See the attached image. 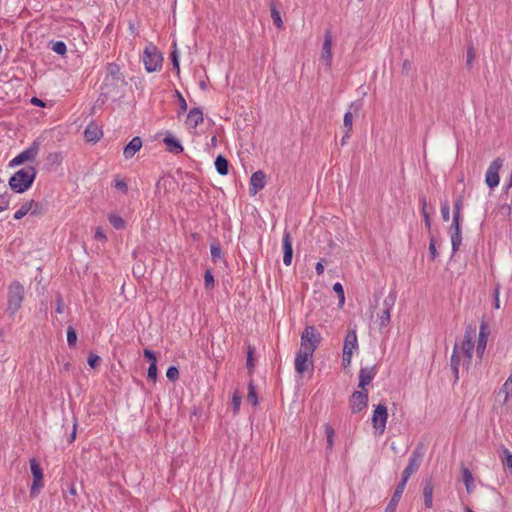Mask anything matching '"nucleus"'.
I'll use <instances>...</instances> for the list:
<instances>
[{
	"mask_svg": "<svg viewBox=\"0 0 512 512\" xmlns=\"http://www.w3.org/2000/svg\"><path fill=\"white\" fill-rule=\"evenodd\" d=\"M24 294V286L19 281H14L9 285L7 311L11 315H14L21 308Z\"/></svg>",
	"mask_w": 512,
	"mask_h": 512,
	"instance_id": "f03ea898",
	"label": "nucleus"
},
{
	"mask_svg": "<svg viewBox=\"0 0 512 512\" xmlns=\"http://www.w3.org/2000/svg\"><path fill=\"white\" fill-rule=\"evenodd\" d=\"M324 429H325V434H326V439H327L326 450L331 451L333 448V444H334L335 431H334V428L329 423H326L324 425Z\"/></svg>",
	"mask_w": 512,
	"mask_h": 512,
	"instance_id": "2f4dec72",
	"label": "nucleus"
},
{
	"mask_svg": "<svg viewBox=\"0 0 512 512\" xmlns=\"http://www.w3.org/2000/svg\"><path fill=\"white\" fill-rule=\"evenodd\" d=\"M353 123V113L352 111H347L344 115L343 119V127L346 130V135L352 130Z\"/></svg>",
	"mask_w": 512,
	"mask_h": 512,
	"instance_id": "c03bdc74",
	"label": "nucleus"
},
{
	"mask_svg": "<svg viewBox=\"0 0 512 512\" xmlns=\"http://www.w3.org/2000/svg\"><path fill=\"white\" fill-rule=\"evenodd\" d=\"M408 480H409L408 478H404V476H402L400 482L397 484V486H396V488L394 490L393 495H396L398 498L401 499V496H402V494L404 492V489L406 487V484H407Z\"/></svg>",
	"mask_w": 512,
	"mask_h": 512,
	"instance_id": "3c124183",
	"label": "nucleus"
},
{
	"mask_svg": "<svg viewBox=\"0 0 512 512\" xmlns=\"http://www.w3.org/2000/svg\"><path fill=\"white\" fill-rule=\"evenodd\" d=\"M175 96L179 103V110H178V116L185 113L187 111V102L183 95L178 91L175 90Z\"/></svg>",
	"mask_w": 512,
	"mask_h": 512,
	"instance_id": "49530a36",
	"label": "nucleus"
},
{
	"mask_svg": "<svg viewBox=\"0 0 512 512\" xmlns=\"http://www.w3.org/2000/svg\"><path fill=\"white\" fill-rule=\"evenodd\" d=\"M503 159L500 157H497L494 159L491 164L489 165L486 174H485V183L486 185L493 189L498 186L500 177H499V171L503 166Z\"/></svg>",
	"mask_w": 512,
	"mask_h": 512,
	"instance_id": "1a4fd4ad",
	"label": "nucleus"
},
{
	"mask_svg": "<svg viewBox=\"0 0 512 512\" xmlns=\"http://www.w3.org/2000/svg\"><path fill=\"white\" fill-rule=\"evenodd\" d=\"M375 375H376V366H372L370 368H368V367L361 368V370L359 372L358 388L363 391L367 390L366 386H368L372 382Z\"/></svg>",
	"mask_w": 512,
	"mask_h": 512,
	"instance_id": "dca6fc26",
	"label": "nucleus"
},
{
	"mask_svg": "<svg viewBox=\"0 0 512 512\" xmlns=\"http://www.w3.org/2000/svg\"><path fill=\"white\" fill-rule=\"evenodd\" d=\"M501 392L505 394V403L508 402L510 398H512V371L506 382L501 387L500 393Z\"/></svg>",
	"mask_w": 512,
	"mask_h": 512,
	"instance_id": "72a5a7b5",
	"label": "nucleus"
},
{
	"mask_svg": "<svg viewBox=\"0 0 512 512\" xmlns=\"http://www.w3.org/2000/svg\"><path fill=\"white\" fill-rule=\"evenodd\" d=\"M126 85L125 80L104 78L99 99L104 103L109 98H120L122 89Z\"/></svg>",
	"mask_w": 512,
	"mask_h": 512,
	"instance_id": "7ed1b4c3",
	"label": "nucleus"
},
{
	"mask_svg": "<svg viewBox=\"0 0 512 512\" xmlns=\"http://www.w3.org/2000/svg\"><path fill=\"white\" fill-rule=\"evenodd\" d=\"M395 300H396V295L395 293L391 292L385 299H384V309H388V310H391L392 307L394 306V303H395Z\"/></svg>",
	"mask_w": 512,
	"mask_h": 512,
	"instance_id": "0e129e2a",
	"label": "nucleus"
},
{
	"mask_svg": "<svg viewBox=\"0 0 512 512\" xmlns=\"http://www.w3.org/2000/svg\"><path fill=\"white\" fill-rule=\"evenodd\" d=\"M30 470L33 475V479L43 480V469L35 458L30 459Z\"/></svg>",
	"mask_w": 512,
	"mask_h": 512,
	"instance_id": "c85d7f7f",
	"label": "nucleus"
},
{
	"mask_svg": "<svg viewBox=\"0 0 512 512\" xmlns=\"http://www.w3.org/2000/svg\"><path fill=\"white\" fill-rule=\"evenodd\" d=\"M142 147V139L136 136L124 147L123 155L126 159L132 158Z\"/></svg>",
	"mask_w": 512,
	"mask_h": 512,
	"instance_id": "412c9836",
	"label": "nucleus"
},
{
	"mask_svg": "<svg viewBox=\"0 0 512 512\" xmlns=\"http://www.w3.org/2000/svg\"><path fill=\"white\" fill-rule=\"evenodd\" d=\"M66 335H67L68 346L70 348H74L76 346V342H77V331L75 330L74 327L68 326Z\"/></svg>",
	"mask_w": 512,
	"mask_h": 512,
	"instance_id": "58836bf2",
	"label": "nucleus"
},
{
	"mask_svg": "<svg viewBox=\"0 0 512 512\" xmlns=\"http://www.w3.org/2000/svg\"><path fill=\"white\" fill-rule=\"evenodd\" d=\"M441 215L443 221L447 222L450 219V206L447 200L441 203Z\"/></svg>",
	"mask_w": 512,
	"mask_h": 512,
	"instance_id": "5fc2aeb1",
	"label": "nucleus"
},
{
	"mask_svg": "<svg viewBox=\"0 0 512 512\" xmlns=\"http://www.w3.org/2000/svg\"><path fill=\"white\" fill-rule=\"evenodd\" d=\"M321 58L325 61L328 68L332 63V35L330 31H326L322 46Z\"/></svg>",
	"mask_w": 512,
	"mask_h": 512,
	"instance_id": "f3484780",
	"label": "nucleus"
},
{
	"mask_svg": "<svg viewBox=\"0 0 512 512\" xmlns=\"http://www.w3.org/2000/svg\"><path fill=\"white\" fill-rule=\"evenodd\" d=\"M450 362H451V367H459V365H460V356L458 353V344L457 343H455V345H454Z\"/></svg>",
	"mask_w": 512,
	"mask_h": 512,
	"instance_id": "13d9d810",
	"label": "nucleus"
},
{
	"mask_svg": "<svg viewBox=\"0 0 512 512\" xmlns=\"http://www.w3.org/2000/svg\"><path fill=\"white\" fill-rule=\"evenodd\" d=\"M29 203H31V210H30L31 216H40V215H43L46 213L47 203L37 202L35 200H30Z\"/></svg>",
	"mask_w": 512,
	"mask_h": 512,
	"instance_id": "a878e982",
	"label": "nucleus"
},
{
	"mask_svg": "<svg viewBox=\"0 0 512 512\" xmlns=\"http://www.w3.org/2000/svg\"><path fill=\"white\" fill-rule=\"evenodd\" d=\"M143 356L150 364H157V356L153 350L144 349Z\"/></svg>",
	"mask_w": 512,
	"mask_h": 512,
	"instance_id": "052dcab7",
	"label": "nucleus"
},
{
	"mask_svg": "<svg viewBox=\"0 0 512 512\" xmlns=\"http://www.w3.org/2000/svg\"><path fill=\"white\" fill-rule=\"evenodd\" d=\"M420 203L422 204V209H421V213L423 215V218H424V223H425V227L427 228L428 232H429V235L431 236L432 233H431V219H430V215L426 209L427 207V201H426V198L423 196L420 198Z\"/></svg>",
	"mask_w": 512,
	"mask_h": 512,
	"instance_id": "c756f323",
	"label": "nucleus"
},
{
	"mask_svg": "<svg viewBox=\"0 0 512 512\" xmlns=\"http://www.w3.org/2000/svg\"><path fill=\"white\" fill-rule=\"evenodd\" d=\"M423 449V443H418L415 449L413 450L412 455L409 458L408 465L402 472V476H404V478L409 479L411 475L420 468L421 461L424 456Z\"/></svg>",
	"mask_w": 512,
	"mask_h": 512,
	"instance_id": "0eeeda50",
	"label": "nucleus"
},
{
	"mask_svg": "<svg viewBox=\"0 0 512 512\" xmlns=\"http://www.w3.org/2000/svg\"><path fill=\"white\" fill-rule=\"evenodd\" d=\"M502 462L503 465L512 472V454L507 449L504 450V458Z\"/></svg>",
	"mask_w": 512,
	"mask_h": 512,
	"instance_id": "69168bd1",
	"label": "nucleus"
},
{
	"mask_svg": "<svg viewBox=\"0 0 512 512\" xmlns=\"http://www.w3.org/2000/svg\"><path fill=\"white\" fill-rule=\"evenodd\" d=\"M170 59L173 66V70L176 71L177 74L180 73V63H179V54L177 51L176 42L173 43V50L170 53Z\"/></svg>",
	"mask_w": 512,
	"mask_h": 512,
	"instance_id": "c9c22d12",
	"label": "nucleus"
},
{
	"mask_svg": "<svg viewBox=\"0 0 512 512\" xmlns=\"http://www.w3.org/2000/svg\"><path fill=\"white\" fill-rule=\"evenodd\" d=\"M142 60L146 71L150 73L161 69L163 57L157 47L150 44L145 47Z\"/></svg>",
	"mask_w": 512,
	"mask_h": 512,
	"instance_id": "39448f33",
	"label": "nucleus"
},
{
	"mask_svg": "<svg viewBox=\"0 0 512 512\" xmlns=\"http://www.w3.org/2000/svg\"><path fill=\"white\" fill-rule=\"evenodd\" d=\"M215 280L212 274L211 269H207L204 274V286L206 290L212 289L214 287Z\"/></svg>",
	"mask_w": 512,
	"mask_h": 512,
	"instance_id": "37998d69",
	"label": "nucleus"
},
{
	"mask_svg": "<svg viewBox=\"0 0 512 512\" xmlns=\"http://www.w3.org/2000/svg\"><path fill=\"white\" fill-rule=\"evenodd\" d=\"M476 58V50L472 42L467 44V53H466V63L465 67L468 71H471L473 68V62Z\"/></svg>",
	"mask_w": 512,
	"mask_h": 512,
	"instance_id": "cd10ccee",
	"label": "nucleus"
},
{
	"mask_svg": "<svg viewBox=\"0 0 512 512\" xmlns=\"http://www.w3.org/2000/svg\"><path fill=\"white\" fill-rule=\"evenodd\" d=\"M40 141L39 139H35L32 144L30 145V147L24 151H22L21 153H19L16 157H14L11 161H10V166H18V165H21L25 162H32L36 159V156L39 152V148H40Z\"/></svg>",
	"mask_w": 512,
	"mask_h": 512,
	"instance_id": "6e6552de",
	"label": "nucleus"
},
{
	"mask_svg": "<svg viewBox=\"0 0 512 512\" xmlns=\"http://www.w3.org/2000/svg\"><path fill=\"white\" fill-rule=\"evenodd\" d=\"M47 161L51 164H57L59 165L62 161V156L60 153H50L48 156H47Z\"/></svg>",
	"mask_w": 512,
	"mask_h": 512,
	"instance_id": "338daca9",
	"label": "nucleus"
},
{
	"mask_svg": "<svg viewBox=\"0 0 512 512\" xmlns=\"http://www.w3.org/2000/svg\"><path fill=\"white\" fill-rule=\"evenodd\" d=\"M210 253H211V258H212L213 262H217L218 260L222 259V257H223L222 249L218 242H214L211 244Z\"/></svg>",
	"mask_w": 512,
	"mask_h": 512,
	"instance_id": "4c0bfd02",
	"label": "nucleus"
},
{
	"mask_svg": "<svg viewBox=\"0 0 512 512\" xmlns=\"http://www.w3.org/2000/svg\"><path fill=\"white\" fill-rule=\"evenodd\" d=\"M269 7H270V12H271V18L273 20L274 25L279 29L282 28L283 22H282L281 14H280V11L277 9L276 4L273 0L270 1Z\"/></svg>",
	"mask_w": 512,
	"mask_h": 512,
	"instance_id": "bb28decb",
	"label": "nucleus"
},
{
	"mask_svg": "<svg viewBox=\"0 0 512 512\" xmlns=\"http://www.w3.org/2000/svg\"><path fill=\"white\" fill-rule=\"evenodd\" d=\"M87 362L92 369H95L100 365L101 357L94 353H90Z\"/></svg>",
	"mask_w": 512,
	"mask_h": 512,
	"instance_id": "4d7b16f0",
	"label": "nucleus"
},
{
	"mask_svg": "<svg viewBox=\"0 0 512 512\" xmlns=\"http://www.w3.org/2000/svg\"><path fill=\"white\" fill-rule=\"evenodd\" d=\"M254 353L255 349L251 345L247 348V357H246V367L250 373L253 372L255 364H254Z\"/></svg>",
	"mask_w": 512,
	"mask_h": 512,
	"instance_id": "ea45409f",
	"label": "nucleus"
},
{
	"mask_svg": "<svg viewBox=\"0 0 512 512\" xmlns=\"http://www.w3.org/2000/svg\"><path fill=\"white\" fill-rule=\"evenodd\" d=\"M408 480H409L408 478H404V476H402L400 482L397 484V486H396V488L394 490L393 495H396L398 498L401 499V496H402V494L404 492V489L406 487V484H407Z\"/></svg>",
	"mask_w": 512,
	"mask_h": 512,
	"instance_id": "603ef678",
	"label": "nucleus"
},
{
	"mask_svg": "<svg viewBox=\"0 0 512 512\" xmlns=\"http://www.w3.org/2000/svg\"><path fill=\"white\" fill-rule=\"evenodd\" d=\"M358 348L357 334L354 329L347 331L344 343H343V354L342 364L344 368H347L351 364L353 350Z\"/></svg>",
	"mask_w": 512,
	"mask_h": 512,
	"instance_id": "423d86ee",
	"label": "nucleus"
},
{
	"mask_svg": "<svg viewBox=\"0 0 512 512\" xmlns=\"http://www.w3.org/2000/svg\"><path fill=\"white\" fill-rule=\"evenodd\" d=\"M461 349L463 350V353L465 355L467 365L471 363L472 360V353L474 349V342L469 340H463Z\"/></svg>",
	"mask_w": 512,
	"mask_h": 512,
	"instance_id": "7c9ffc66",
	"label": "nucleus"
},
{
	"mask_svg": "<svg viewBox=\"0 0 512 512\" xmlns=\"http://www.w3.org/2000/svg\"><path fill=\"white\" fill-rule=\"evenodd\" d=\"M439 253L436 249V239L433 235L430 236L429 242V259L434 261L438 257Z\"/></svg>",
	"mask_w": 512,
	"mask_h": 512,
	"instance_id": "a18cd8bd",
	"label": "nucleus"
},
{
	"mask_svg": "<svg viewBox=\"0 0 512 512\" xmlns=\"http://www.w3.org/2000/svg\"><path fill=\"white\" fill-rule=\"evenodd\" d=\"M490 334L489 325L485 320H482L480 323L478 342L476 346V352L478 357L482 358L484 351L486 349L488 337Z\"/></svg>",
	"mask_w": 512,
	"mask_h": 512,
	"instance_id": "ddd939ff",
	"label": "nucleus"
},
{
	"mask_svg": "<svg viewBox=\"0 0 512 512\" xmlns=\"http://www.w3.org/2000/svg\"><path fill=\"white\" fill-rule=\"evenodd\" d=\"M462 209H463V196H459L454 202L453 217L461 218Z\"/></svg>",
	"mask_w": 512,
	"mask_h": 512,
	"instance_id": "de8ad7c7",
	"label": "nucleus"
},
{
	"mask_svg": "<svg viewBox=\"0 0 512 512\" xmlns=\"http://www.w3.org/2000/svg\"><path fill=\"white\" fill-rule=\"evenodd\" d=\"M10 194L7 192L0 195V212L5 211L9 207Z\"/></svg>",
	"mask_w": 512,
	"mask_h": 512,
	"instance_id": "bf43d9fd",
	"label": "nucleus"
},
{
	"mask_svg": "<svg viewBox=\"0 0 512 512\" xmlns=\"http://www.w3.org/2000/svg\"><path fill=\"white\" fill-rule=\"evenodd\" d=\"M388 419V409L385 404H378L372 415V426L378 431L379 434H383L386 429V423Z\"/></svg>",
	"mask_w": 512,
	"mask_h": 512,
	"instance_id": "9d476101",
	"label": "nucleus"
},
{
	"mask_svg": "<svg viewBox=\"0 0 512 512\" xmlns=\"http://www.w3.org/2000/svg\"><path fill=\"white\" fill-rule=\"evenodd\" d=\"M423 485V497L424 505L426 508H432L433 506V490L434 484L431 477H426L422 481Z\"/></svg>",
	"mask_w": 512,
	"mask_h": 512,
	"instance_id": "a211bd4d",
	"label": "nucleus"
},
{
	"mask_svg": "<svg viewBox=\"0 0 512 512\" xmlns=\"http://www.w3.org/2000/svg\"><path fill=\"white\" fill-rule=\"evenodd\" d=\"M241 399L242 398L240 395H238L237 393H234V395L232 397V405H233L234 413H237L239 411Z\"/></svg>",
	"mask_w": 512,
	"mask_h": 512,
	"instance_id": "774afa93",
	"label": "nucleus"
},
{
	"mask_svg": "<svg viewBox=\"0 0 512 512\" xmlns=\"http://www.w3.org/2000/svg\"><path fill=\"white\" fill-rule=\"evenodd\" d=\"M283 246V263L286 266H290L293 259V248H292V238L290 232L285 230L283 233L282 239Z\"/></svg>",
	"mask_w": 512,
	"mask_h": 512,
	"instance_id": "4468645a",
	"label": "nucleus"
},
{
	"mask_svg": "<svg viewBox=\"0 0 512 512\" xmlns=\"http://www.w3.org/2000/svg\"><path fill=\"white\" fill-rule=\"evenodd\" d=\"M294 364L296 372L303 375L308 370L309 365L313 366V354L299 349Z\"/></svg>",
	"mask_w": 512,
	"mask_h": 512,
	"instance_id": "f8f14e48",
	"label": "nucleus"
},
{
	"mask_svg": "<svg viewBox=\"0 0 512 512\" xmlns=\"http://www.w3.org/2000/svg\"><path fill=\"white\" fill-rule=\"evenodd\" d=\"M266 184V175L262 170L254 172L250 178L249 192L255 195L258 191L262 190Z\"/></svg>",
	"mask_w": 512,
	"mask_h": 512,
	"instance_id": "2eb2a0df",
	"label": "nucleus"
},
{
	"mask_svg": "<svg viewBox=\"0 0 512 512\" xmlns=\"http://www.w3.org/2000/svg\"><path fill=\"white\" fill-rule=\"evenodd\" d=\"M52 50L59 55H65L67 46L63 41H56L52 44Z\"/></svg>",
	"mask_w": 512,
	"mask_h": 512,
	"instance_id": "8fccbe9b",
	"label": "nucleus"
},
{
	"mask_svg": "<svg viewBox=\"0 0 512 512\" xmlns=\"http://www.w3.org/2000/svg\"><path fill=\"white\" fill-rule=\"evenodd\" d=\"M451 243H452V251L454 253L457 252L462 243L461 232H451Z\"/></svg>",
	"mask_w": 512,
	"mask_h": 512,
	"instance_id": "79ce46f5",
	"label": "nucleus"
},
{
	"mask_svg": "<svg viewBox=\"0 0 512 512\" xmlns=\"http://www.w3.org/2000/svg\"><path fill=\"white\" fill-rule=\"evenodd\" d=\"M37 171L33 166H26L16 171L9 179V186L15 193H24L32 185Z\"/></svg>",
	"mask_w": 512,
	"mask_h": 512,
	"instance_id": "f257e3e1",
	"label": "nucleus"
},
{
	"mask_svg": "<svg viewBox=\"0 0 512 512\" xmlns=\"http://www.w3.org/2000/svg\"><path fill=\"white\" fill-rule=\"evenodd\" d=\"M44 486L43 480L33 479L31 489H30V497L34 498L39 493L40 489Z\"/></svg>",
	"mask_w": 512,
	"mask_h": 512,
	"instance_id": "09e8293b",
	"label": "nucleus"
},
{
	"mask_svg": "<svg viewBox=\"0 0 512 512\" xmlns=\"http://www.w3.org/2000/svg\"><path fill=\"white\" fill-rule=\"evenodd\" d=\"M104 78L125 80V76L121 73L120 66L114 62L107 64Z\"/></svg>",
	"mask_w": 512,
	"mask_h": 512,
	"instance_id": "5701e85b",
	"label": "nucleus"
},
{
	"mask_svg": "<svg viewBox=\"0 0 512 512\" xmlns=\"http://www.w3.org/2000/svg\"><path fill=\"white\" fill-rule=\"evenodd\" d=\"M203 121L204 118L201 108L195 107L188 112L186 124L189 128L195 129Z\"/></svg>",
	"mask_w": 512,
	"mask_h": 512,
	"instance_id": "6ab92c4d",
	"label": "nucleus"
},
{
	"mask_svg": "<svg viewBox=\"0 0 512 512\" xmlns=\"http://www.w3.org/2000/svg\"><path fill=\"white\" fill-rule=\"evenodd\" d=\"M333 291L337 294L338 296V306L340 308L343 307L344 303H345V292H344V288H343V285L340 283V282H336L334 283L333 285Z\"/></svg>",
	"mask_w": 512,
	"mask_h": 512,
	"instance_id": "f704fd0d",
	"label": "nucleus"
},
{
	"mask_svg": "<svg viewBox=\"0 0 512 512\" xmlns=\"http://www.w3.org/2000/svg\"><path fill=\"white\" fill-rule=\"evenodd\" d=\"M163 142L170 153L180 154L184 150L180 140L174 137L171 133H167L165 135Z\"/></svg>",
	"mask_w": 512,
	"mask_h": 512,
	"instance_id": "aec40b11",
	"label": "nucleus"
},
{
	"mask_svg": "<svg viewBox=\"0 0 512 512\" xmlns=\"http://www.w3.org/2000/svg\"><path fill=\"white\" fill-rule=\"evenodd\" d=\"M247 401L252 405V406H257L258 405V396H257V391H256V387L253 383V381H250L249 384H248V395H247Z\"/></svg>",
	"mask_w": 512,
	"mask_h": 512,
	"instance_id": "473e14b6",
	"label": "nucleus"
},
{
	"mask_svg": "<svg viewBox=\"0 0 512 512\" xmlns=\"http://www.w3.org/2000/svg\"><path fill=\"white\" fill-rule=\"evenodd\" d=\"M84 136L86 141L96 143L103 136V132L96 124L90 123L84 131Z\"/></svg>",
	"mask_w": 512,
	"mask_h": 512,
	"instance_id": "4be33fe9",
	"label": "nucleus"
},
{
	"mask_svg": "<svg viewBox=\"0 0 512 512\" xmlns=\"http://www.w3.org/2000/svg\"><path fill=\"white\" fill-rule=\"evenodd\" d=\"M166 377L174 382L179 378V370L176 366H170L166 371Z\"/></svg>",
	"mask_w": 512,
	"mask_h": 512,
	"instance_id": "6e6d98bb",
	"label": "nucleus"
},
{
	"mask_svg": "<svg viewBox=\"0 0 512 512\" xmlns=\"http://www.w3.org/2000/svg\"><path fill=\"white\" fill-rule=\"evenodd\" d=\"M461 474H462V481L465 484L466 490L468 493H471L474 487V479L472 472L469 470V468L465 467L464 465L461 466Z\"/></svg>",
	"mask_w": 512,
	"mask_h": 512,
	"instance_id": "393cba45",
	"label": "nucleus"
},
{
	"mask_svg": "<svg viewBox=\"0 0 512 512\" xmlns=\"http://www.w3.org/2000/svg\"><path fill=\"white\" fill-rule=\"evenodd\" d=\"M109 223L117 230L125 228V221L117 214H110L108 216Z\"/></svg>",
	"mask_w": 512,
	"mask_h": 512,
	"instance_id": "e433bc0d",
	"label": "nucleus"
},
{
	"mask_svg": "<svg viewBox=\"0 0 512 512\" xmlns=\"http://www.w3.org/2000/svg\"><path fill=\"white\" fill-rule=\"evenodd\" d=\"M322 340L321 334L315 326H306L301 334L300 350L314 353Z\"/></svg>",
	"mask_w": 512,
	"mask_h": 512,
	"instance_id": "20e7f679",
	"label": "nucleus"
},
{
	"mask_svg": "<svg viewBox=\"0 0 512 512\" xmlns=\"http://www.w3.org/2000/svg\"><path fill=\"white\" fill-rule=\"evenodd\" d=\"M368 390L354 391L349 398V406L353 414L359 413L368 406Z\"/></svg>",
	"mask_w": 512,
	"mask_h": 512,
	"instance_id": "9b49d317",
	"label": "nucleus"
},
{
	"mask_svg": "<svg viewBox=\"0 0 512 512\" xmlns=\"http://www.w3.org/2000/svg\"><path fill=\"white\" fill-rule=\"evenodd\" d=\"M215 168L219 175L225 176L229 173V161L225 156L219 154L215 159Z\"/></svg>",
	"mask_w": 512,
	"mask_h": 512,
	"instance_id": "b1692460",
	"label": "nucleus"
},
{
	"mask_svg": "<svg viewBox=\"0 0 512 512\" xmlns=\"http://www.w3.org/2000/svg\"><path fill=\"white\" fill-rule=\"evenodd\" d=\"M157 376H158L157 364L151 363L148 367L147 378H148V380L155 382L157 380Z\"/></svg>",
	"mask_w": 512,
	"mask_h": 512,
	"instance_id": "864d4df0",
	"label": "nucleus"
},
{
	"mask_svg": "<svg viewBox=\"0 0 512 512\" xmlns=\"http://www.w3.org/2000/svg\"><path fill=\"white\" fill-rule=\"evenodd\" d=\"M399 501H400V498H398L396 495H392L390 502L388 503L387 507L385 508V512H395Z\"/></svg>",
	"mask_w": 512,
	"mask_h": 512,
	"instance_id": "680f3d73",
	"label": "nucleus"
},
{
	"mask_svg": "<svg viewBox=\"0 0 512 512\" xmlns=\"http://www.w3.org/2000/svg\"><path fill=\"white\" fill-rule=\"evenodd\" d=\"M390 311L391 310L383 309L380 315V327H386L390 323Z\"/></svg>",
	"mask_w": 512,
	"mask_h": 512,
	"instance_id": "e2e57ef3",
	"label": "nucleus"
},
{
	"mask_svg": "<svg viewBox=\"0 0 512 512\" xmlns=\"http://www.w3.org/2000/svg\"><path fill=\"white\" fill-rule=\"evenodd\" d=\"M30 210H31V203H29V201L25 202L24 204H22V206L20 207L19 210H17L14 214V219L15 220H20L22 219L25 215H27L28 213L30 214Z\"/></svg>",
	"mask_w": 512,
	"mask_h": 512,
	"instance_id": "a19ab883",
	"label": "nucleus"
}]
</instances>
